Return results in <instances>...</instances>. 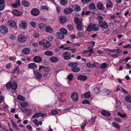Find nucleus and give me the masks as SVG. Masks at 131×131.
Segmentation results:
<instances>
[{
  "label": "nucleus",
  "mask_w": 131,
  "mask_h": 131,
  "mask_svg": "<svg viewBox=\"0 0 131 131\" xmlns=\"http://www.w3.org/2000/svg\"><path fill=\"white\" fill-rule=\"evenodd\" d=\"M77 34L79 36L81 37H84L85 35L83 33L81 32H78L77 33Z\"/></svg>",
  "instance_id": "nucleus-53"
},
{
  "label": "nucleus",
  "mask_w": 131,
  "mask_h": 131,
  "mask_svg": "<svg viewBox=\"0 0 131 131\" xmlns=\"http://www.w3.org/2000/svg\"><path fill=\"white\" fill-rule=\"evenodd\" d=\"M71 54L68 51L64 52L62 54V56L66 60H68L70 59L71 58Z\"/></svg>",
  "instance_id": "nucleus-7"
},
{
  "label": "nucleus",
  "mask_w": 131,
  "mask_h": 131,
  "mask_svg": "<svg viewBox=\"0 0 131 131\" xmlns=\"http://www.w3.org/2000/svg\"><path fill=\"white\" fill-rule=\"evenodd\" d=\"M73 7L74 10L77 12H79L81 10L80 6L78 5H75L73 6Z\"/></svg>",
  "instance_id": "nucleus-35"
},
{
  "label": "nucleus",
  "mask_w": 131,
  "mask_h": 131,
  "mask_svg": "<svg viewBox=\"0 0 131 131\" xmlns=\"http://www.w3.org/2000/svg\"><path fill=\"white\" fill-rule=\"evenodd\" d=\"M94 91L95 93L98 94L100 92L99 89L98 88H95L94 89Z\"/></svg>",
  "instance_id": "nucleus-49"
},
{
  "label": "nucleus",
  "mask_w": 131,
  "mask_h": 131,
  "mask_svg": "<svg viewBox=\"0 0 131 131\" xmlns=\"http://www.w3.org/2000/svg\"><path fill=\"white\" fill-rule=\"evenodd\" d=\"M99 26L102 28L106 29L108 27L107 23L105 21H101L99 22Z\"/></svg>",
  "instance_id": "nucleus-5"
},
{
  "label": "nucleus",
  "mask_w": 131,
  "mask_h": 131,
  "mask_svg": "<svg viewBox=\"0 0 131 131\" xmlns=\"http://www.w3.org/2000/svg\"><path fill=\"white\" fill-rule=\"evenodd\" d=\"M33 60L34 62L37 63L40 62L42 60L41 58L40 57L38 56L34 57L33 58Z\"/></svg>",
  "instance_id": "nucleus-15"
},
{
  "label": "nucleus",
  "mask_w": 131,
  "mask_h": 131,
  "mask_svg": "<svg viewBox=\"0 0 131 131\" xmlns=\"http://www.w3.org/2000/svg\"><path fill=\"white\" fill-rule=\"evenodd\" d=\"M68 28L70 30H72L74 29L73 26L69 24L68 25Z\"/></svg>",
  "instance_id": "nucleus-54"
},
{
  "label": "nucleus",
  "mask_w": 131,
  "mask_h": 131,
  "mask_svg": "<svg viewBox=\"0 0 131 131\" xmlns=\"http://www.w3.org/2000/svg\"><path fill=\"white\" fill-rule=\"evenodd\" d=\"M12 13L14 15L16 16H19L22 14L20 12L16 9L13 11Z\"/></svg>",
  "instance_id": "nucleus-21"
},
{
  "label": "nucleus",
  "mask_w": 131,
  "mask_h": 131,
  "mask_svg": "<svg viewBox=\"0 0 131 131\" xmlns=\"http://www.w3.org/2000/svg\"><path fill=\"white\" fill-rule=\"evenodd\" d=\"M20 3L19 0H17L15 2V3L14 4H12V6L14 8H17L18 6H20Z\"/></svg>",
  "instance_id": "nucleus-18"
},
{
  "label": "nucleus",
  "mask_w": 131,
  "mask_h": 131,
  "mask_svg": "<svg viewBox=\"0 0 131 131\" xmlns=\"http://www.w3.org/2000/svg\"><path fill=\"white\" fill-rule=\"evenodd\" d=\"M122 52V51L119 48H117L116 50L111 49L110 52L114 53H120Z\"/></svg>",
  "instance_id": "nucleus-25"
},
{
  "label": "nucleus",
  "mask_w": 131,
  "mask_h": 131,
  "mask_svg": "<svg viewBox=\"0 0 131 131\" xmlns=\"http://www.w3.org/2000/svg\"><path fill=\"white\" fill-rule=\"evenodd\" d=\"M56 35L58 38L61 39H63L64 37V35L59 32H57Z\"/></svg>",
  "instance_id": "nucleus-28"
},
{
  "label": "nucleus",
  "mask_w": 131,
  "mask_h": 131,
  "mask_svg": "<svg viewBox=\"0 0 131 131\" xmlns=\"http://www.w3.org/2000/svg\"><path fill=\"white\" fill-rule=\"evenodd\" d=\"M23 5L26 7H28L30 5V3L27 1H23L22 2Z\"/></svg>",
  "instance_id": "nucleus-36"
},
{
  "label": "nucleus",
  "mask_w": 131,
  "mask_h": 131,
  "mask_svg": "<svg viewBox=\"0 0 131 131\" xmlns=\"http://www.w3.org/2000/svg\"><path fill=\"white\" fill-rule=\"evenodd\" d=\"M30 24L32 27L33 28L35 27L36 25V23L35 22L33 21H30Z\"/></svg>",
  "instance_id": "nucleus-56"
},
{
  "label": "nucleus",
  "mask_w": 131,
  "mask_h": 131,
  "mask_svg": "<svg viewBox=\"0 0 131 131\" xmlns=\"http://www.w3.org/2000/svg\"><path fill=\"white\" fill-rule=\"evenodd\" d=\"M77 78L79 80L84 81L87 79V77L84 75H80Z\"/></svg>",
  "instance_id": "nucleus-19"
},
{
  "label": "nucleus",
  "mask_w": 131,
  "mask_h": 131,
  "mask_svg": "<svg viewBox=\"0 0 131 131\" xmlns=\"http://www.w3.org/2000/svg\"><path fill=\"white\" fill-rule=\"evenodd\" d=\"M7 24L10 27L14 28L15 29H16L17 28L16 23L13 21L11 20L9 21Z\"/></svg>",
  "instance_id": "nucleus-10"
},
{
  "label": "nucleus",
  "mask_w": 131,
  "mask_h": 131,
  "mask_svg": "<svg viewBox=\"0 0 131 131\" xmlns=\"http://www.w3.org/2000/svg\"><path fill=\"white\" fill-rule=\"evenodd\" d=\"M20 27L23 29H25L27 27V22L25 20H23L19 24Z\"/></svg>",
  "instance_id": "nucleus-9"
},
{
  "label": "nucleus",
  "mask_w": 131,
  "mask_h": 131,
  "mask_svg": "<svg viewBox=\"0 0 131 131\" xmlns=\"http://www.w3.org/2000/svg\"><path fill=\"white\" fill-rule=\"evenodd\" d=\"M45 54L47 56H51L53 55V53L52 51L49 50L46 51L45 52Z\"/></svg>",
  "instance_id": "nucleus-37"
},
{
  "label": "nucleus",
  "mask_w": 131,
  "mask_h": 131,
  "mask_svg": "<svg viewBox=\"0 0 131 131\" xmlns=\"http://www.w3.org/2000/svg\"><path fill=\"white\" fill-rule=\"evenodd\" d=\"M4 97L3 96H0V104L4 101Z\"/></svg>",
  "instance_id": "nucleus-61"
},
{
  "label": "nucleus",
  "mask_w": 131,
  "mask_h": 131,
  "mask_svg": "<svg viewBox=\"0 0 131 131\" xmlns=\"http://www.w3.org/2000/svg\"><path fill=\"white\" fill-rule=\"evenodd\" d=\"M82 103L83 104H90V103L89 101V100H85L83 101L82 102Z\"/></svg>",
  "instance_id": "nucleus-58"
},
{
  "label": "nucleus",
  "mask_w": 131,
  "mask_h": 131,
  "mask_svg": "<svg viewBox=\"0 0 131 131\" xmlns=\"http://www.w3.org/2000/svg\"><path fill=\"white\" fill-rule=\"evenodd\" d=\"M60 31L61 33L64 35H67L68 34V32L66 29L62 28L60 29Z\"/></svg>",
  "instance_id": "nucleus-31"
},
{
  "label": "nucleus",
  "mask_w": 131,
  "mask_h": 131,
  "mask_svg": "<svg viewBox=\"0 0 131 131\" xmlns=\"http://www.w3.org/2000/svg\"><path fill=\"white\" fill-rule=\"evenodd\" d=\"M97 19L100 21H103V17L101 16H99L97 17Z\"/></svg>",
  "instance_id": "nucleus-57"
},
{
  "label": "nucleus",
  "mask_w": 131,
  "mask_h": 131,
  "mask_svg": "<svg viewBox=\"0 0 131 131\" xmlns=\"http://www.w3.org/2000/svg\"><path fill=\"white\" fill-rule=\"evenodd\" d=\"M50 60L52 63L56 62L58 61L59 59L57 57H52L50 58Z\"/></svg>",
  "instance_id": "nucleus-20"
},
{
  "label": "nucleus",
  "mask_w": 131,
  "mask_h": 131,
  "mask_svg": "<svg viewBox=\"0 0 131 131\" xmlns=\"http://www.w3.org/2000/svg\"><path fill=\"white\" fill-rule=\"evenodd\" d=\"M11 121L12 124V126L14 129L16 130H19V128L17 127V125L15 122L12 120H11Z\"/></svg>",
  "instance_id": "nucleus-34"
},
{
  "label": "nucleus",
  "mask_w": 131,
  "mask_h": 131,
  "mask_svg": "<svg viewBox=\"0 0 131 131\" xmlns=\"http://www.w3.org/2000/svg\"><path fill=\"white\" fill-rule=\"evenodd\" d=\"M74 22L77 24L82 23L83 19L81 18H79L78 17H75L74 19Z\"/></svg>",
  "instance_id": "nucleus-13"
},
{
  "label": "nucleus",
  "mask_w": 131,
  "mask_h": 131,
  "mask_svg": "<svg viewBox=\"0 0 131 131\" xmlns=\"http://www.w3.org/2000/svg\"><path fill=\"white\" fill-rule=\"evenodd\" d=\"M84 97L85 98H89L91 97L90 92H87L84 94Z\"/></svg>",
  "instance_id": "nucleus-42"
},
{
  "label": "nucleus",
  "mask_w": 131,
  "mask_h": 131,
  "mask_svg": "<svg viewBox=\"0 0 131 131\" xmlns=\"http://www.w3.org/2000/svg\"><path fill=\"white\" fill-rule=\"evenodd\" d=\"M31 14L34 16H37L39 15V11L36 8L32 9L31 11Z\"/></svg>",
  "instance_id": "nucleus-11"
},
{
  "label": "nucleus",
  "mask_w": 131,
  "mask_h": 131,
  "mask_svg": "<svg viewBox=\"0 0 131 131\" xmlns=\"http://www.w3.org/2000/svg\"><path fill=\"white\" fill-rule=\"evenodd\" d=\"M112 125L113 126L116 128H117L118 129H120V127L119 125L115 122H113L112 123Z\"/></svg>",
  "instance_id": "nucleus-43"
},
{
  "label": "nucleus",
  "mask_w": 131,
  "mask_h": 131,
  "mask_svg": "<svg viewBox=\"0 0 131 131\" xmlns=\"http://www.w3.org/2000/svg\"><path fill=\"white\" fill-rule=\"evenodd\" d=\"M129 48L131 49V44H128L127 45L124 46L123 47V48Z\"/></svg>",
  "instance_id": "nucleus-64"
},
{
  "label": "nucleus",
  "mask_w": 131,
  "mask_h": 131,
  "mask_svg": "<svg viewBox=\"0 0 131 131\" xmlns=\"http://www.w3.org/2000/svg\"><path fill=\"white\" fill-rule=\"evenodd\" d=\"M58 113V112L56 110H53L51 111V114L53 115H56Z\"/></svg>",
  "instance_id": "nucleus-52"
},
{
  "label": "nucleus",
  "mask_w": 131,
  "mask_h": 131,
  "mask_svg": "<svg viewBox=\"0 0 131 131\" xmlns=\"http://www.w3.org/2000/svg\"><path fill=\"white\" fill-rule=\"evenodd\" d=\"M0 32L2 34H5L8 32V29L6 26H0Z\"/></svg>",
  "instance_id": "nucleus-6"
},
{
  "label": "nucleus",
  "mask_w": 131,
  "mask_h": 131,
  "mask_svg": "<svg viewBox=\"0 0 131 131\" xmlns=\"http://www.w3.org/2000/svg\"><path fill=\"white\" fill-rule=\"evenodd\" d=\"M102 114L104 116H109L111 115V114L107 111L105 110H103L101 111Z\"/></svg>",
  "instance_id": "nucleus-22"
},
{
  "label": "nucleus",
  "mask_w": 131,
  "mask_h": 131,
  "mask_svg": "<svg viewBox=\"0 0 131 131\" xmlns=\"http://www.w3.org/2000/svg\"><path fill=\"white\" fill-rule=\"evenodd\" d=\"M28 67L31 69H35L37 67V65L34 63H31L28 64Z\"/></svg>",
  "instance_id": "nucleus-29"
},
{
  "label": "nucleus",
  "mask_w": 131,
  "mask_h": 131,
  "mask_svg": "<svg viewBox=\"0 0 131 131\" xmlns=\"http://www.w3.org/2000/svg\"><path fill=\"white\" fill-rule=\"evenodd\" d=\"M30 49L28 48H25L23 50V53L25 55L28 54L30 52Z\"/></svg>",
  "instance_id": "nucleus-24"
},
{
  "label": "nucleus",
  "mask_w": 131,
  "mask_h": 131,
  "mask_svg": "<svg viewBox=\"0 0 131 131\" xmlns=\"http://www.w3.org/2000/svg\"><path fill=\"white\" fill-rule=\"evenodd\" d=\"M44 115H45L43 114L42 113H36L33 116L32 118H36L40 116H41V117H43L44 116Z\"/></svg>",
  "instance_id": "nucleus-23"
},
{
  "label": "nucleus",
  "mask_w": 131,
  "mask_h": 131,
  "mask_svg": "<svg viewBox=\"0 0 131 131\" xmlns=\"http://www.w3.org/2000/svg\"><path fill=\"white\" fill-rule=\"evenodd\" d=\"M67 0H61L60 2V4L63 6L67 4Z\"/></svg>",
  "instance_id": "nucleus-44"
},
{
  "label": "nucleus",
  "mask_w": 131,
  "mask_h": 131,
  "mask_svg": "<svg viewBox=\"0 0 131 131\" xmlns=\"http://www.w3.org/2000/svg\"><path fill=\"white\" fill-rule=\"evenodd\" d=\"M102 92L105 94L106 95H109L111 92L110 90L107 89H103L102 91Z\"/></svg>",
  "instance_id": "nucleus-33"
},
{
  "label": "nucleus",
  "mask_w": 131,
  "mask_h": 131,
  "mask_svg": "<svg viewBox=\"0 0 131 131\" xmlns=\"http://www.w3.org/2000/svg\"><path fill=\"white\" fill-rule=\"evenodd\" d=\"M45 31L46 32L51 33L53 32V30L51 27L48 26L46 27Z\"/></svg>",
  "instance_id": "nucleus-32"
},
{
  "label": "nucleus",
  "mask_w": 131,
  "mask_h": 131,
  "mask_svg": "<svg viewBox=\"0 0 131 131\" xmlns=\"http://www.w3.org/2000/svg\"><path fill=\"white\" fill-rule=\"evenodd\" d=\"M117 114L120 116L121 117L124 118L126 117V114L125 113H124L123 114H122L120 112H118Z\"/></svg>",
  "instance_id": "nucleus-47"
},
{
  "label": "nucleus",
  "mask_w": 131,
  "mask_h": 131,
  "mask_svg": "<svg viewBox=\"0 0 131 131\" xmlns=\"http://www.w3.org/2000/svg\"><path fill=\"white\" fill-rule=\"evenodd\" d=\"M59 20L61 23L62 24L64 23L66 21V18L63 16H60Z\"/></svg>",
  "instance_id": "nucleus-30"
},
{
  "label": "nucleus",
  "mask_w": 131,
  "mask_h": 131,
  "mask_svg": "<svg viewBox=\"0 0 131 131\" xmlns=\"http://www.w3.org/2000/svg\"><path fill=\"white\" fill-rule=\"evenodd\" d=\"M73 77V75L72 74H70L67 76V79L70 81H72Z\"/></svg>",
  "instance_id": "nucleus-45"
},
{
  "label": "nucleus",
  "mask_w": 131,
  "mask_h": 131,
  "mask_svg": "<svg viewBox=\"0 0 131 131\" xmlns=\"http://www.w3.org/2000/svg\"><path fill=\"white\" fill-rule=\"evenodd\" d=\"M78 63L77 62H71L69 63L68 64L69 67H71V69L76 67L78 65Z\"/></svg>",
  "instance_id": "nucleus-14"
},
{
  "label": "nucleus",
  "mask_w": 131,
  "mask_h": 131,
  "mask_svg": "<svg viewBox=\"0 0 131 131\" xmlns=\"http://www.w3.org/2000/svg\"><path fill=\"white\" fill-rule=\"evenodd\" d=\"M17 87V85L16 82L14 81L12 83L11 82H9L6 85V88L7 89H9L11 88L13 90H16Z\"/></svg>",
  "instance_id": "nucleus-2"
},
{
  "label": "nucleus",
  "mask_w": 131,
  "mask_h": 131,
  "mask_svg": "<svg viewBox=\"0 0 131 131\" xmlns=\"http://www.w3.org/2000/svg\"><path fill=\"white\" fill-rule=\"evenodd\" d=\"M28 103L26 102H21V106L22 107H24L28 106Z\"/></svg>",
  "instance_id": "nucleus-46"
},
{
  "label": "nucleus",
  "mask_w": 131,
  "mask_h": 131,
  "mask_svg": "<svg viewBox=\"0 0 131 131\" xmlns=\"http://www.w3.org/2000/svg\"><path fill=\"white\" fill-rule=\"evenodd\" d=\"M34 73V75L36 76V79H40L42 78V75L40 72L38 71H35Z\"/></svg>",
  "instance_id": "nucleus-12"
},
{
  "label": "nucleus",
  "mask_w": 131,
  "mask_h": 131,
  "mask_svg": "<svg viewBox=\"0 0 131 131\" xmlns=\"http://www.w3.org/2000/svg\"><path fill=\"white\" fill-rule=\"evenodd\" d=\"M12 65L11 63L7 64L6 66V67L7 69H9L12 67Z\"/></svg>",
  "instance_id": "nucleus-62"
},
{
  "label": "nucleus",
  "mask_w": 131,
  "mask_h": 131,
  "mask_svg": "<svg viewBox=\"0 0 131 131\" xmlns=\"http://www.w3.org/2000/svg\"><path fill=\"white\" fill-rule=\"evenodd\" d=\"M50 68L48 67H45L44 70L45 72H48L50 70Z\"/></svg>",
  "instance_id": "nucleus-51"
},
{
  "label": "nucleus",
  "mask_w": 131,
  "mask_h": 131,
  "mask_svg": "<svg viewBox=\"0 0 131 131\" xmlns=\"http://www.w3.org/2000/svg\"><path fill=\"white\" fill-rule=\"evenodd\" d=\"M73 10L71 8H66L64 10V13L66 14H68L73 12Z\"/></svg>",
  "instance_id": "nucleus-26"
},
{
  "label": "nucleus",
  "mask_w": 131,
  "mask_h": 131,
  "mask_svg": "<svg viewBox=\"0 0 131 131\" xmlns=\"http://www.w3.org/2000/svg\"><path fill=\"white\" fill-rule=\"evenodd\" d=\"M77 29L79 30H82L83 29V26L82 25V24H77Z\"/></svg>",
  "instance_id": "nucleus-38"
},
{
  "label": "nucleus",
  "mask_w": 131,
  "mask_h": 131,
  "mask_svg": "<svg viewBox=\"0 0 131 131\" xmlns=\"http://www.w3.org/2000/svg\"><path fill=\"white\" fill-rule=\"evenodd\" d=\"M33 122L34 123L36 126H38L39 125V122L37 119H35L33 120Z\"/></svg>",
  "instance_id": "nucleus-55"
},
{
  "label": "nucleus",
  "mask_w": 131,
  "mask_h": 131,
  "mask_svg": "<svg viewBox=\"0 0 131 131\" xmlns=\"http://www.w3.org/2000/svg\"><path fill=\"white\" fill-rule=\"evenodd\" d=\"M113 4L112 2L110 1H108L107 2V4L106 5V7L107 8H112Z\"/></svg>",
  "instance_id": "nucleus-27"
},
{
  "label": "nucleus",
  "mask_w": 131,
  "mask_h": 131,
  "mask_svg": "<svg viewBox=\"0 0 131 131\" xmlns=\"http://www.w3.org/2000/svg\"><path fill=\"white\" fill-rule=\"evenodd\" d=\"M17 99L20 101H24L25 100V98L23 96L21 95H18L17 97Z\"/></svg>",
  "instance_id": "nucleus-41"
},
{
  "label": "nucleus",
  "mask_w": 131,
  "mask_h": 131,
  "mask_svg": "<svg viewBox=\"0 0 131 131\" xmlns=\"http://www.w3.org/2000/svg\"><path fill=\"white\" fill-rule=\"evenodd\" d=\"M81 2L83 3H87L89 2H90L91 0H81Z\"/></svg>",
  "instance_id": "nucleus-59"
},
{
  "label": "nucleus",
  "mask_w": 131,
  "mask_h": 131,
  "mask_svg": "<svg viewBox=\"0 0 131 131\" xmlns=\"http://www.w3.org/2000/svg\"><path fill=\"white\" fill-rule=\"evenodd\" d=\"M89 8L91 10H94L95 9V7L93 3H91L89 5Z\"/></svg>",
  "instance_id": "nucleus-40"
},
{
  "label": "nucleus",
  "mask_w": 131,
  "mask_h": 131,
  "mask_svg": "<svg viewBox=\"0 0 131 131\" xmlns=\"http://www.w3.org/2000/svg\"><path fill=\"white\" fill-rule=\"evenodd\" d=\"M38 26L40 30L42 31H44L45 30L46 27V25L45 24L41 23L38 24Z\"/></svg>",
  "instance_id": "nucleus-16"
},
{
  "label": "nucleus",
  "mask_w": 131,
  "mask_h": 131,
  "mask_svg": "<svg viewBox=\"0 0 131 131\" xmlns=\"http://www.w3.org/2000/svg\"><path fill=\"white\" fill-rule=\"evenodd\" d=\"M115 120L119 123H121L122 122V121L121 119L118 117H116L114 118Z\"/></svg>",
  "instance_id": "nucleus-60"
},
{
  "label": "nucleus",
  "mask_w": 131,
  "mask_h": 131,
  "mask_svg": "<svg viewBox=\"0 0 131 131\" xmlns=\"http://www.w3.org/2000/svg\"><path fill=\"white\" fill-rule=\"evenodd\" d=\"M125 100L126 101L129 103H131V95L127 96L125 97Z\"/></svg>",
  "instance_id": "nucleus-39"
},
{
  "label": "nucleus",
  "mask_w": 131,
  "mask_h": 131,
  "mask_svg": "<svg viewBox=\"0 0 131 131\" xmlns=\"http://www.w3.org/2000/svg\"><path fill=\"white\" fill-rule=\"evenodd\" d=\"M107 64L106 63H103L101 65L100 67L102 69H105L107 67Z\"/></svg>",
  "instance_id": "nucleus-50"
},
{
  "label": "nucleus",
  "mask_w": 131,
  "mask_h": 131,
  "mask_svg": "<svg viewBox=\"0 0 131 131\" xmlns=\"http://www.w3.org/2000/svg\"><path fill=\"white\" fill-rule=\"evenodd\" d=\"M39 43L40 45H42L46 48H48L51 46V43L46 39L43 40L41 41H39Z\"/></svg>",
  "instance_id": "nucleus-3"
},
{
  "label": "nucleus",
  "mask_w": 131,
  "mask_h": 131,
  "mask_svg": "<svg viewBox=\"0 0 131 131\" xmlns=\"http://www.w3.org/2000/svg\"><path fill=\"white\" fill-rule=\"evenodd\" d=\"M99 30V27L97 24H91L88 26L87 29V30L89 32H90L92 30L96 31Z\"/></svg>",
  "instance_id": "nucleus-1"
},
{
  "label": "nucleus",
  "mask_w": 131,
  "mask_h": 131,
  "mask_svg": "<svg viewBox=\"0 0 131 131\" xmlns=\"http://www.w3.org/2000/svg\"><path fill=\"white\" fill-rule=\"evenodd\" d=\"M97 7L99 9L101 10H103L105 8L103 4L100 2L97 4Z\"/></svg>",
  "instance_id": "nucleus-17"
},
{
  "label": "nucleus",
  "mask_w": 131,
  "mask_h": 131,
  "mask_svg": "<svg viewBox=\"0 0 131 131\" xmlns=\"http://www.w3.org/2000/svg\"><path fill=\"white\" fill-rule=\"evenodd\" d=\"M41 9L42 10H48V8L46 6H42L41 7Z\"/></svg>",
  "instance_id": "nucleus-63"
},
{
  "label": "nucleus",
  "mask_w": 131,
  "mask_h": 131,
  "mask_svg": "<svg viewBox=\"0 0 131 131\" xmlns=\"http://www.w3.org/2000/svg\"><path fill=\"white\" fill-rule=\"evenodd\" d=\"M17 40L20 42L24 43L27 40V38L24 35L20 34L18 37Z\"/></svg>",
  "instance_id": "nucleus-4"
},
{
  "label": "nucleus",
  "mask_w": 131,
  "mask_h": 131,
  "mask_svg": "<svg viewBox=\"0 0 131 131\" xmlns=\"http://www.w3.org/2000/svg\"><path fill=\"white\" fill-rule=\"evenodd\" d=\"M71 97L73 100L74 102H76L78 100V94L75 92H74L71 94Z\"/></svg>",
  "instance_id": "nucleus-8"
},
{
  "label": "nucleus",
  "mask_w": 131,
  "mask_h": 131,
  "mask_svg": "<svg viewBox=\"0 0 131 131\" xmlns=\"http://www.w3.org/2000/svg\"><path fill=\"white\" fill-rule=\"evenodd\" d=\"M72 71L74 72H79L80 71V69L78 67H75L74 68L71 69Z\"/></svg>",
  "instance_id": "nucleus-48"
}]
</instances>
